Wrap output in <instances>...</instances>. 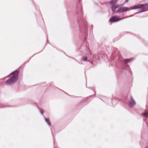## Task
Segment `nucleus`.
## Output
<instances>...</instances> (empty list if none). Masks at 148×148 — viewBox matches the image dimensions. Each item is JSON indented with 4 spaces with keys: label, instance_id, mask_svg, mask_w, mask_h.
<instances>
[{
    "label": "nucleus",
    "instance_id": "obj_11",
    "mask_svg": "<svg viewBox=\"0 0 148 148\" xmlns=\"http://www.w3.org/2000/svg\"><path fill=\"white\" fill-rule=\"evenodd\" d=\"M130 67L128 65H127L125 67V69L126 70H129Z\"/></svg>",
    "mask_w": 148,
    "mask_h": 148
},
{
    "label": "nucleus",
    "instance_id": "obj_5",
    "mask_svg": "<svg viewBox=\"0 0 148 148\" xmlns=\"http://www.w3.org/2000/svg\"><path fill=\"white\" fill-rule=\"evenodd\" d=\"M120 19L117 16H114L112 17L110 20V22H114L117 21H118L119 20H120Z\"/></svg>",
    "mask_w": 148,
    "mask_h": 148
},
{
    "label": "nucleus",
    "instance_id": "obj_3",
    "mask_svg": "<svg viewBox=\"0 0 148 148\" xmlns=\"http://www.w3.org/2000/svg\"><path fill=\"white\" fill-rule=\"evenodd\" d=\"M132 9L137 10L138 11L144 12L148 10V4H141L134 5L132 7Z\"/></svg>",
    "mask_w": 148,
    "mask_h": 148
},
{
    "label": "nucleus",
    "instance_id": "obj_6",
    "mask_svg": "<svg viewBox=\"0 0 148 148\" xmlns=\"http://www.w3.org/2000/svg\"><path fill=\"white\" fill-rule=\"evenodd\" d=\"M130 105L133 106L135 104V102L134 100L133 99L132 97H130Z\"/></svg>",
    "mask_w": 148,
    "mask_h": 148
},
{
    "label": "nucleus",
    "instance_id": "obj_12",
    "mask_svg": "<svg viewBox=\"0 0 148 148\" xmlns=\"http://www.w3.org/2000/svg\"><path fill=\"white\" fill-rule=\"evenodd\" d=\"M41 112H40V113L42 114H43L44 113V111H43V110H41Z\"/></svg>",
    "mask_w": 148,
    "mask_h": 148
},
{
    "label": "nucleus",
    "instance_id": "obj_13",
    "mask_svg": "<svg viewBox=\"0 0 148 148\" xmlns=\"http://www.w3.org/2000/svg\"><path fill=\"white\" fill-rule=\"evenodd\" d=\"M128 0H126L125 2H127Z\"/></svg>",
    "mask_w": 148,
    "mask_h": 148
},
{
    "label": "nucleus",
    "instance_id": "obj_2",
    "mask_svg": "<svg viewBox=\"0 0 148 148\" xmlns=\"http://www.w3.org/2000/svg\"><path fill=\"white\" fill-rule=\"evenodd\" d=\"M116 0H112L110 3L112 12L118 13L117 11L120 9L121 5L116 4Z\"/></svg>",
    "mask_w": 148,
    "mask_h": 148
},
{
    "label": "nucleus",
    "instance_id": "obj_4",
    "mask_svg": "<svg viewBox=\"0 0 148 148\" xmlns=\"http://www.w3.org/2000/svg\"><path fill=\"white\" fill-rule=\"evenodd\" d=\"M128 8L127 7H125L123 8H121L120 7V9L117 12L118 13H121L127 11Z\"/></svg>",
    "mask_w": 148,
    "mask_h": 148
},
{
    "label": "nucleus",
    "instance_id": "obj_1",
    "mask_svg": "<svg viewBox=\"0 0 148 148\" xmlns=\"http://www.w3.org/2000/svg\"><path fill=\"white\" fill-rule=\"evenodd\" d=\"M18 73V71L16 70L12 73L11 75L10 79L5 82V84L7 85H11L14 84L15 82L18 79V77L16 75Z\"/></svg>",
    "mask_w": 148,
    "mask_h": 148
},
{
    "label": "nucleus",
    "instance_id": "obj_9",
    "mask_svg": "<svg viewBox=\"0 0 148 148\" xmlns=\"http://www.w3.org/2000/svg\"><path fill=\"white\" fill-rule=\"evenodd\" d=\"M143 116L144 117L148 118V113H145L143 114Z\"/></svg>",
    "mask_w": 148,
    "mask_h": 148
},
{
    "label": "nucleus",
    "instance_id": "obj_10",
    "mask_svg": "<svg viewBox=\"0 0 148 148\" xmlns=\"http://www.w3.org/2000/svg\"><path fill=\"white\" fill-rule=\"evenodd\" d=\"M88 59L87 58L85 57L83 58L82 60L84 61H86Z\"/></svg>",
    "mask_w": 148,
    "mask_h": 148
},
{
    "label": "nucleus",
    "instance_id": "obj_8",
    "mask_svg": "<svg viewBox=\"0 0 148 148\" xmlns=\"http://www.w3.org/2000/svg\"><path fill=\"white\" fill-rule=\"evenodd\" d=\"M45 120L49 125H50V122L48 119L45 117Z\"/></svg>",
    "mask_w": 148,
    "mask_h": 148
},
{
    "label": "nucleus",
    "instance_id": "obj_7",
    "mask_svg": "<svg viewBox=\"0 0 148 148\" xmlns=\"http://www.w3.org/2000/svg\"><path fill=\"white\" fill-rule=\"evenodd\" d=\"M132 60V59H127L125 60H123V61L124 62V64H125V65H126L127 64V63L131 61Z\"/></svg>",
    "mask_w": 148,
    "mask_h": 148
}]
</instances>
